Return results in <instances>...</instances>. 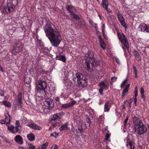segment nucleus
Wrapping results in <instances>:
<instances>
[{
	"label": "nucleus",
	"mask_w": 149,
	"mask_h": 149,
	"mask_svg": "<svg viewBox=\"0 0 149 149\" xmlns=\"http://www.w3.org/2000/svg\"><path fill=\"white\" fill-rule=\"evenodd\" d=\"M43 29L52 46L57 47L61 40L60 33L58 30L52 23L50 22H47L45 24Z\"/></svg>",
	"instance_id": "f257e3e1"
},
{
	"label": "nucleus",
	"mask_w": 149,
	"mask_h": 149,
	"mask_svg": "<svg viewBox=\"0 0 149 149\" xmlns=\"http://www.w3.org/2000/svg\"><path fill=\"white\" fill-rule=\"evenodd\" d=\"M36 89L38 92L42 95H46L47 91L46 83L43 80L41 79L37 81L36 84Z\"/></svg>",
	"instance_id": "f03ea898"
},
{
	"label": "nucleus",
	"mask_w": 149,
	"mask_h": 149,
	"mask_svg": "<svg viewBox=\"0 0 149 149\" xmlns=\"http://www.w3.org/2000/svg\"><path fill=\"white\" fill-rule=\"evenodd\" d=\"M76 76L77 78V85L79 86L84 87L87 84L86 77L83 75L80 72H77L76 74Z\"/></svg>",
	"instance_id": "7ed1b4c3"
},
{
	"label": "nucleus",
	"mask_w": 149,
	"mask_h": 149,
	"mask_svg": "<svg viewBox=\"0 0 149 149\" xmlns=\"http://www.w3.org/2000/svg\"><path fill=\"white\" fill-rule=\"evenodd\" d=\"M118 36L119 40L120 41L123 49L125 50L127 49L128 50L129 48V44L125 35L123 33L122 34L118 33Z\"/></svg>",
	"instance_id": "20e7f679"
},
{
	"label": "nucleus",
	"mask_w": 149,
	"mask_h": 149,
	"mask_svg": "<svg viewBox=\"0 0 149 149\" xmlns=\"http://www.w3.org/2000/svg\"><path fill=\"white\" fill-rule=\"evenodd\" d=\"M98 63H97L95 61H85V65L86 66V68L88 71L92 72L95 70V68L97 65H98Z\"/></svg>",
	"instance_id": "39448f33"
},
{
	"label": "nucleus",
	"mask_w": 149,
	"mask_h": 149,
	"mask_svg": "<svg viewBox=\"0 0 149 149\" xmlns=\"http://www.w3.org/2000/svg\"><path fill=\"white\" fill-rule=\"evenodd\" d=\"M23 45L19 41L16 40L14 43V47L12 50V52L14 54H16L22 50Z\"/></svg>",
	"instance_id": "423d86ee"
},
{
	"label": "nucleus",
	"mask_w": 149,
	"mask_h": 149,
	"mask_svg": "<svg viewBox=\"0 0 149 149\" xmlns=\"http://www.w3.org/2000/svg\"><path fill=\"white\" fill-rule=\"evenodd\" d=\"M134 129L135 131L137 132L139 135H141L144 134L146 132L147 130L145 125L143 123L138 126L134 127Z\"/></svg>",
	"instance_id": "0eeeda50"
},
{
	"label": "nucleus",
	"mask_w": 149,
	"mask_h": 149,
	"mask_svg": "<svg viewBox=\"0 0 149 149\" xmlns=\"http://www.w3.org/2000/svg\"><path fill=\"white\" fill-rule=\"evenodd\" d=\"M44 104L46 109L50 110L54 108V103L52 99L50 98L46 99L44 102Z\"/></svg>",
	"instance_id": "6e6552de"
},
{
	"label": "nucleus",
	"mask_w": 149,
	"mask_h": 149,
	"mask_svg": "<svg viewBox=\"0 0 149 149\" xmlns=\"http://www.w3.org/2000/svg\"><path fill=\"white\" fill-rule=\"evenodd\" d=\"M94 53L93 52H91L89 51L87 54H85V57L86 58H85V61H94L95 60L93 58Z\"/></svg>",
	"instance_id": "1a4fd4ad"
},
{
	"label": "nucleus",
	"mask_w": 149,
	"mask_h": 149,
	"mask_svg": "<svg viewBox=\"0 0 149 149\" xmlns=\"http://www.w3.org/2000/svg\"><path fill=\"white\" fill-rule=\"evenodd\" d=\"M133 122L134 125V127L138 126L143 123L138 117L136 116H134L133 117Z\"/></svg>",
	"instance_id": "9d476101"
},
{
	"label": "nucleus",
	"mask_w": 149,
	"mask_h": 149,
	"mask_svg": "<svg viewBox=\"0 0 149 149\" xmlns=\"http://www.w3.org/2000/svg\"><path fill=\"white\" fill-rule=\"evenodd\" d=\"M138 28L139 30L141 31L148 32L149 31V26L145 24L140 25Z\"/></svg>",
	"instance_id": "9b49d317"
},
{
	"label": "nucleus",
	"mask_w": 149,
	"mask_h": 149,
	"mask_svg": "<svg viewBox=\"0 0 149 149\" xmlns=\"http://www.w3.org/2000/svg\"><path fill=\"white\" fill-rule=\"evenodd\" d=\"M76 102L75 100H73L69 103L63 104L61 107V109H66L69 108L70 107H72L75 104Z\"/></svg>",
	"instance_id": "f8f14e48"
},
{
	"label": "nucleus",
	"mask_w": 149,
	"mask_h": 149,
	"mask_svg": "<svg viewBox=\"0 0 149 149\" xmlns=\"http://www.w3.org/2000/svg\"><path fill=\"white\" fill-rule=\"evenodd\" d=\"M134 143L131 142L128 137H127L126 139V146L128 149H134Z\"/></svg>",
	"instance_id": "ddd939ff"
},
{
	"label": "nucleus",
	"mask_w": 149,
	"mask_h": 149,
	"mask_svg": "<svg viewBox=\"0 0 149 149\" xmlns=\"http://www.w3.org/2000/svg\"><path fill=\"white\" fill-rule=\"evenodd\" d=\"M15 130L17 132L20 133L21 132V127L19 121L17 120L15 121Z\"/></svg>",
	"instance_id": "4468645a"
},
{
	"label": "nucleus",
	"mask_w": 149,
	"mask_h": 149,
	"mask_svg": "<svg viewBox=\"0 0 149 149\" xmlns=\"http://www.w3.org/2000/svg\"><path fill=\"white\" fill-rule=\"evenodd\" d=\"M15 141L18 144L22 145L23 143V140L22 137L19 135H17L15 137Z\"/></svg>",
	"instance_id": "2eb2a0df"
},
{
	"label": "nucleus",
	"mask_w": 149,
	"mask_h": 149,
	"mask_svg": "<svg viewBox=\"0 0 149 149\" xmlns=\"http://www.w3.org/2000/svg\"><path fill=\"white\" fill-rule=\"evenodd\" d=\"M64 114V113L63 112L55 114L53 115V118L52 119V120H53L57 119H60L61 118L62 116Z\"/></svg>",
	"instance_id": "dca6fc26"
},
{
	"label": "nucleus",
	"mask_w": 149,
	"mask_h": 149,
	"mask_svg": "<svg viewBox=\"0 0 149 149\" xmlns=\"http://www.w3.org/2000/svg\"><path fill=\"white\" fill-rule=\"evenodd\" d=\"M28 126L29 127L35 130H40L41 127L33 123H28Z\"/></svg>",
	"instance_id": "f3484780"
},
{
	"label": "nucleus",
	"mask_w": 149,
	"mask_h": 149,
	"mask_svg": "<svg viewBox=\"0 0 149 149\" xmlns=\"http://www.w3.org/2000/svg\"><path fill=\"white\" fill-rule=\"evenodd\" d=\"M14 9L12 7H9L8 6L3 7V12L4 14H6L8 12H13Z\"/></svg>",
	"instance_id": "a211bd4d"
},
{
	"label": "nucleus",
	"mask_w": 149,
	"mask_h": 149,
	"mask_svg": "<svg viewBox=\"0 0 149 149\" xmlns=\"http://www.w3.org/2000/svg\"><path fill=\"white\" fill-rule=\"evenodd\" d=\"M82 130L81 127H78L77 128H73L72 129L73 132L75 136H77L78 134H81V132Z\"/></svg>",
	"instance_id": "6ab92c4d"
},
{
	"label": "nucleus",
	"mask_w": 149,
	"mask_h": 149,
	"mask_svg": "<svg viewBox=\"0 0 149 149\" xmlns=\"http://www.w3.org/2000/svg\"><path fill=\"white\" fill-rule=\"evenodd\" d=\"M111 103H110L109 101L106 102L104 105V112H108L109 111L111 106Z\"/></svg>",
	"instance_id": "aec40b11"
},
{
	"label": "nucleus",
	"mask_w": 149,
	"mask_h": 149,
	"mask_svg": "<svg viewBox=\"0 0 149 149\" xmlns=\"http://www.w3.org/2000/svg\"><path fill=\"white\" fill-rule=\"evenodd\" d=\"M66 9L68 11L71 13L70 14H72L74 13H76L77 10L75 9L74 7L70 5H67L66 7Z\"/></svg>",
	"instance_id": "412c9836"
},
{
	"label": "nucleus",
	"mask_w": 149,
	"mask_h": 149,
	"mask_svg": "<svg viewBox=\"0 0 149 149\" xmlns=\"http://www.w3.org/2000/svg\"><path fill=\"white\" fill-rule=\"evenodd\" d=\"M99 86L100 87H101L103 88V89H104L105 90H107L109 86L108 84H105L103 81L100 82L99 84Z\"/></svg>",
	"instance_id": "4be33fe9"
},
{
	"label": "nucleus",
	"mask_w": 149,
	"mask_h": 149,
	"mask_svg": "<svg viewBox=\"0 0 149 149\" xmlns=\"http://www.w3.org/2000/svg\"><path fill=\"white\" fill-rule=\"evenodd\" d=\"M55 59L56 60H60L63 62H65L66 60L65 57L64 56L60 55H56Z\"/></svg>",
	"instance_id": "5701e85b"
},
{
	"label": "nucleus",
	"mask_w": 149,
	"mask_h": 149,
	"mask_svg": "<svg viewBox=\"0 0 149 149\" xmlns=\"http://www.w3.org/2000/svg\"><path fill=\"white\" fill-rule=\"evenodd\" d=\"M130 86V84H128L125 86V88L123 89L122 94V96L123 97L125 96V93L128 91Z\"/></svg>",
	"instance_id": "b1692460"
},
{
	"label": "nucleus",
	"mask_w": 149,
	"mask_h": 149,
	"mask_svg": "<svg viewBox=\"0 0 149 149\" xmlns=\"http://www.w3.org/2000/svg\"><path fill=\"white\" fill-rule=\"evenodd\" d=\"M134 54L136 60L137 61H141V58L138 51H134Z\"/></svg>",
	"instance_id": "393cba45"
},
{
	"label": "nucleus",
	"mask_w": 149,
	"mask_h": 149,
	"mask_svg": "<svg viewBox=\"0 0 149 149\" xmlns=\"http://www.w3.org/2000/svg\"><path fill=\"white\" fill-rule=\"evenodd\" d=\"M134 93V96H135V98H134V103L135 104V105L136 106L137 104L136 102L137 101V99L136 98V97L138 95V88H137V86H136L135 88Z\"/></svg>",
	"instance_id": "a878e982"
},
{
	"label": "nucleus",
	"mask_w": 149,
	"mask_h": 149,
	"mask_svg": "<svg viewBox=\"0 0 149 149\" xmlns=\"http://www.w3.org/2000/svg\"><path fill=\"white\" fill-rule=\"evenodd\" d=\"M68 125V123H66L64 125H62L61 127L59 128V130L60 131H62L64 130H68V127L67 125Z\"/></svg>",
	"instance_id": "bb28decb"
},
{
	"label": "nucleus",
	"mask_w": 149,
	"mask_h": 149,
	"mask_svg": "<svg viewBox=\"0 0 149 149\" xmlns=\"http://www.w3.org/2000/svg\"><path fill=\"white\" fill-rule=\"evenodd\" d=\"M27 136L29 140L30 141H32L35 139V136L33 134H29L27 135Z\"/></svg>",
	"instance_id": "cd10ccee"
},
{
	"label": "nucleus",
	"mask_w": 149,
	"mask_h": 149,
	"mask_svg": "<svg viewBox=\"0 0 149 149\" xmlns=\"http://www.w3.org/2000/svg\"><path fill=\"white\" fill-rule=\"evenodd\" d=\"M102 5L104 8H106L108 7L109 2L107 0H102Z\"/></svg>",
	"instance_id": "c85d7f7f"
},
{
	"label": "nucleus",
	"mask_w": 149,
	"mask_h": 149,
	"mask_svg": "<svg viewBox=\"0 0 149 149\" xmlns=\"http://www.w3.org/2000/svg\"><path fill=\"white\" fill-rule=\"evenodd\" d=\"M2 103L6 107L9 108H10L11 107V104L7 101L3 100L2 102Z\"/></svg>",
	"instance_id": "c756f323"
},
{
	"label": "nucleus",
	"mask_w": 149,
	"mask_h": 149,
	"mask_svg": "<svg viewBox=\"0 0 149 149\" xmlns=\"http://www.w3.org/2000/svg\"><path fill=\"white\" fill-rule=\"evenodd\" d=\"M7 115L8 116L5 115V121L6 124L10 123V116L9 114H7Z\"/></svg>",
	"instance_id": "7c9ffc66"
},
{
	"label": "nucleus",
	"mask_w": 149,
	"mask_h": 149,
	"mask_svg": "<svg viewBox=\"0 0 149 149\" xmlns=\"http://www.w3.org/2000/svg\"><path fill=\"white\" fill-rule=\"evenodd\" d=\"M14 128V127L13 125H11L10 126H9L8 127V130L11 133L13 134L17 133L16 130H15V131L13 130Z\"/></svg>",
	"instance_id": "2f4dec72"
},
{
	"label": "nucleus",
	"mask_w": 149,
	"mask_h": 149,
	"mask_svg": "<svg viewBox=\"0 0 149 149\" xmlns=\"http://www.w3.org/2000/svg\"><path fill=\"white\" fill-rule=\"evenodd\" d=\"M24 81L25 83L29 84L31 82V80L30 78L28 77H25L24 78Z\"/></svg>",
	"instance_id": "473e14b6"
},
{
	"label": "nucleus",
	"mask_w": 149,
	"mask_h": 149,
	"mask_svg": "<svg viewBox=\"0 0 149 149\" xmlns=\"http://www.w3.org/2000/svg\"><path fill=\"white\" fill-rule=\"evenodd\" d=\"M48 144V143L47 142H46L45 143L42 144L41 146H39V149H45L46 148Z\"/></svg>",
	"instance_id": "72a5a7b5"
},
{
	"label": "nucleus",
	"mask_w": 149,
	"mask_h": 149,
	"mask_svg": "<svg viewBox=\"0 0 149 149\" xmlns=\"http://www.w3.org/2000/svg\"><path fill=\"white\" fill-rule=\"evenodd\" d=\"M70 15H71L73 18L75 19H79V17L78 15L73 13L72 14H70Z\"/></svg>",
	"instance_id": "f704fd0d"
},
{
	"label": "nucleus",
	"mask_w": 149,
	"mask_h": 149,
	"mask_svg": "<svg viewBox=\"0 0 149 149\" xmlns=\"http://www.w3.org/2000/svg\"><path fill=\"white\" fill-rule=\"evenodd\" d=\"M117 16L118 18L119 19V21L122 20H125L123 17L120 13H118Z\"/></svg>",
	"instance_id": "c9c22d12"
},
{
	"label": "nucleus",
	"mask_w": 149,
	"mask_h": 149,
	"mask_svg": "<svg viewBox=\"0 0 149 149\" xmlns=\"http://www.w3.org/2000/svg\"><path fill=\"white\" fill-rule=\"evenodd\" d=\"M100 45L102 48L103 49H105V44L103 41L100 42Z\"/></svg>",
	"instance_id": "e433bc0d"
},
{
	"label": "nucleus",
	"mask_w": 149,
	"mask_h": 149,
	"mask_svg": "<svg viewBox=\"0 0 149 149\" xmlns=\"http://www.w3.org/2000/svg\"><path fill=\"white\" fill-rule=\"evenodd\" d=\"M17 100L18 101H22V94L21 92L18 95L17 99H16V100Z\"/></svg>",
	"instance_id": "4c0bfd02"
},
{
	"label": "nucleus",
	"mask_w": 149,
	"mask_h": 149,
	"mask_svg": "<svg viewBox=\"0 0 149 149\" xmlns=\"http://www.w3.org/2000/svg\"><path fill=\"white\" fill-rule=\"evenodd\" d=\"M127 79H126L124 81H123L120 86L121 88H123L124 87L125 85L127 84Z\"/></svg>",
	"instance_id": "58836bf2"
},
{
	"label": "nucleus",
	"mask_w": 149,
	"mask_h": 149,
	"mask_svg": "<svg viewBox=\"0 0 149 149\" xmlns=\"http://www.w3.org/2000/svg\"><path fill=\"white\" fill-rule=\"evenodd\" d=\"M117 79V78L116 77H112L111 79L110 83L112 84L113 82L116 81Z\"/></svg>",
	"instance_id": "ea45409f"
},
{
	"label": "nucleus",
	"mask_w": 149,
	"mask_h": 149,
	"mask_svg": "<svg viewBox=\"0 0 149 149\" xmlns=\"http://www.w3.org/2000/svg\"><path fill=\"white\" fill-rule=\"evenodd\" d=\"M133 69L134 71V74H135V77H137V71L136 69V68L134 66H133Z\"/></svg>",
	"instance_id": "a19ab883"
},
{
	"label": "nucleus",
	"mask_w": 149,
	"mask_h": 149,
	"mask_svg": "<svg viewBox=\"0 0 149 149\" xmlns=\"http://www.w3.org/2000/svg\"><path fill=\"white\" fill-rule=\"evenodd\" d=\"M86 121L87 123H89V126L90 127L91 123V120L90 119V118L88 117L86 119Z\"/></svg>",
	"instance_id": "79ce46f5"
},
{
	"label": "nucleus",
	"mask_w": 149,
	"mask_h": 149,
	"mask_svg": "<svg viewBox=\"0 0 149 149\" xmlns=\"http://www.w3.org/2000/svg\"><path fill=\"white\" fill-rule=\"evenodd\" d=\"M78 24L79 25V26L81 28H84L85 26V24L84 22L82 23H79Z\"/></svg>",
	"instance_id": "37998d69"
},
{
	"label": "nucleus",
	"mask_w": 149,
	"mask_h": 149,
	"mask_svg": "<svg viewBox=\"0 0 149 149\" xmlns=\"http://www.w3.org/2000/svg\"><path fill=\"white\" fill-rule=\"evenodd\" d=\"M18 103L17 104V106L18 108H21L22 107V101H18Z\"/></svg>",
	"instance_id": "c03bdc74"
},
{
	"label": "nucleus",
	"mask_w": 149,
	"mask_h": 149,
	"mask_svg": "<svg viewBox=\"0 0 149 149\" xmlns=\"http://www.w3.org/2000/svg\"><path fill=\"white\" fill-rule=\"evenodd\" d=\"M121 24L124 27H125V20H122L120 21Z\"/></svg>",
	"instance_id": "a18cd8bd"
},
{
	"label": "nucleus",
	"mask_w": 149,
	"mask_h": 149,
	"mask_svg": "<svg viewBox=\"0 0 149 149\" xmlns=\"http://www.w3.org/2000/svg\"><path fill=\"white\" fill-rule=\"evenodd\" d=\"M58 134H57V133L56 132H55L52 133L50 134V136H52L55 137H56L57 136Z\"/></svg>",
	"instance_id": "49530a36"
},
{
	"label": "nucleus",
	"mask_w": 149,
	"mask_h": 149,
	"mask_svg": "<svg viewBox=\"0 0 149 149\" xmlns=\"http://www.w3.org/2000/svg\"><path fill=\"white\" fill-rule=\"evenodd\" d=\"M103 88H102L101 87H100V89L99 90V92L100 93V94L101 95H103Z\"/></svg>",
	"instance_id": "de8ad7c7"
},
{
	"label": "nucleus",
	"mask_w": 149,
	"mask_h": 149,
	"mask_svg": "<svg viewBox=\"0 0 149 149\" xmlns=\"http://www.w3.org/2000/svg\"><path fill=\"white\" fill-rule=\"evenodd\" d=\"M105 10H107L108 13H112L113 12L112 10L108 8V7H107L106 8H104Z\"/></svg>",
	"instance_id": "09e8293b"
},
{
	"label": "nucleus",
	"mask_w": 149,
	"mask_h": 149,
	"mask_svg": "<svg viewBox=\"0 0 149 149\" xmlns=\"http://www.w3.org/2000/svg\"><path fill=\"white\" fill-rule=\"evenodd\" d=\"M128 119H129V117L127 116L126 117V118L125 120L124 121V124L125 125L127 124V122L128 121Z\"/></svg>",
	"instance_id": "8fccbe9b"
},
{
	"label": "nucleus",
	"mask_w": 149,
	"mask_h": 149,
	"mask_svg": "<svg viewBox=\"0 0 149 149\" xmlns=\"http://www.w3.org/2000/svg\"><path fill=\"white\" fill-rule=\"evenodd\" d=\"M58 148V146L56 145L54 146H52L50 149H57Z\"/></svg>",
	"instance_id": "3c124183"
},
{
	"label": "nucleus",
	"mask_w": 149,
	"mask_h": 149,
	"mask_svg": "<svg viewBox=\"0 0 149 149\" xmlns=\"http://www.w3.org/2000/svg\"><path fill=\"white\" fill-rule=\"evenodd\" d=\"M0 95L1 96H3L4 95V92L2 90H0Z\"/></svg>",
	"instance_id": "603ef678"
},
{
	"label": "nucleus",
	"mask_w": 149,
	"mask_h": 149,
	"mask_svg": "<svg viewBox=\"0 0 149 149\" xmlns=\"http://www.w3.org/2000/svg\"><path fill=\"white\" fill-rule=\"evenodd\" d=\"M144 90L143 88L142 87L141 88L140 93L141 94H144Z\"/></svg>",
	"instance_id": "864d4df0"
},
{
	"label": "nucleus",
	"mask_w": 149,
	"mask_h": 149,
	"mask_svg": "<svg viewBox=\"0 0 149 149\" xmlns=\"http://www.w3.org/2000/svg\"><path fill=\"white\" fill-rule=\"evenodd\" d=\"M29 148L30 149H35V146L33 145H30L29 146Z\"/></svg>",
	"instance_id": "5fc2aeb1"
},
{
	"label": "nucleus",
	"mask_w": 149,
	"mask_h": 149,
	"mask_svg": "<svg viewBox=\"0 0 149 149\" xmlns=\"http://www.w3.org/2000/svg\"><path fill=\"white\" fill-rule=\"evenodd\" d=\"M109 137H110V135L109 134H106L105 136V139L106 140H108L109 139Z\"/></svg>",
	"instance_id": "6e6d98bb"
},
{
	"label": "nucleus",
	"mask_w": 149,
	"mask_h": 149,
	"mask_svg": "<svg viewBox=\"0 0 149 149\" xmlns=\"http://www.w3.org/2000/svg\"><path fill=\"white\" fill-rule=\"evenodd\" d=\"M141 97L142 99H143V100L144 101L146 100V97L145 96L144 94H141Z\"/></svg>",
	"instance_id": "4d7b16f0"
},
{
	"label": "nucleus",
	"mask_w": 149,
	"mask_h": 149,
	"mask_svg": "<svg viewBox=\"0 0 149 149\" xmlns=\"http://www.w3.org/2000/svg\"><path fill=\"white\" fill-rule=\"evenodd\" d=\"M55 100L57 102H59L60 101V98L59 97H56L54 98Z\"/></svg>",
	"instance_id": "13d9d810"
},
{
	"label": "nucleus",
	"mask_w": 149,
	"mask_h": 149,
	"mask_svg": "<svg viewBox=\"0 0 149 149\" xmlns=\"http://www.w3.org/2000/svg\"><path fill=\"white\" fill-rule=\"evenodd\" d=\"M58 123H54L52 126V128H54L56 126H57L58 125Z\"/></svg>",
	"instance_id": "bf43d9fd"
},
{
	"label": "nucleus",
	"mask_w": 149,
	"mask_h": 149,
	"mask_svg": "<svg viewBox=\"0 0 149 149\" xmlns=\"http://www.w3.org/2000/svg\"><path fill=\"white\" fill-rule=\"evenodd\" d=\"M115 60L117 62V63H118V64H120V61L118 58H115Z\"/></svg>",
	"instance_id": "052dcab7"
},
{
	"label": "nucleus",
	"mask_w": 149,
	"mask_h": 149,
	"mask_svg": "<svg viewBox=\"0 0 149 149\" xmlns=\"http://www.w3.org/2000/svg\"><path fill=\"white\" fill-rule=\"evenodd\" d=\"M1 137L6 142L9 143H10L6 138H3L2 137Z\"/></svg>",
	"instance_id": "680f3d73"
},
{
	"label": "nucleus",
	"mask_w": 149,
	"mask_h": 149,
	"mask_svg": "<svg viewBox=\"0 0 149 149\" xmlns=\"http://www.w3.org/2000/svg\"><path fill=\"white\" fill-rule=\"evenodd\" d=\"M103 118V117L102 116H101L99 117L98 118L97 120L99 122L100 121V120H102Z\"/></svg>",
	"instance_id": "e2e57ef3"
},
{
	"label": "nucleus",
	"mask_w": 149,
	"mask_h": 149,
	"mask_svg": "<svg viewBox=\"0 0 149 149\" xmlns=\"http://www.w3.org/2000/svg\"><path fill=\"white\" fill-rule=\"evenodd\" d=\"M98 38L100 40V42L103 41V39L102 38L101 36L100 35L98 36Z\"/></svg>",
	"instance_id": "0e129e2a"
},
{
	"label": "nucleus",
	"mask_w": 149,
	"mask_h": 149,
	"mask_svg": "<svg viewBox=\"0 0 149 149\" xmlns=\"http://www.w3.org/2000/svg\"><path fill=\"white\" fill-rule=\"evenodd\" d=\"M103 36L105 38V39L107 38V36L105 34V33H103Z\"/></svg>",
	"instance_id": "69168bd1"
},
{
	"label": "nucleus",
	"mask_w": 149,
	"mask_h": 149,
	"mask_svg": "<svg viewBox=\"0 0 149 149\" xmlns=\"http://www.w3.org/2000/svg\"><path fill=\"white\" fill-rule=\"evenodd\" d=\"M0 70L2 72H3V70L1 66L0 65Z\"/></svg>",
	"instance_id": "338daca9"
},
{
	"label": "nucleus",
	"mask_w": 149,
	"mask_h": 149,
	"mask_svg": "<svg viewBox=\"0 0 149 149\" xmlns=\"http://www.w3.org/2000/svg\"><path fill=\"white\" fill-rule=\"evenodd\" d=\"M16 29V28L15 27H13L12 28V30H13V32H14V31H15V30Z\"/></svg>",
	"instance_id": "774afa93"
}]
</instances>
